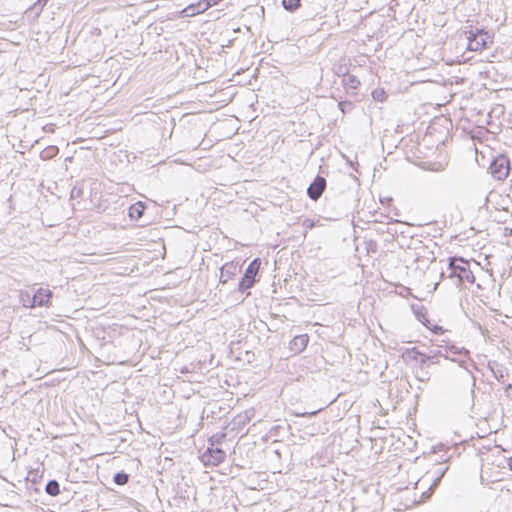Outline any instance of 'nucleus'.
<instances>
[{"instance_id":"7","label":"nucleus","mask_w":512,"mask_h":512,"mask_svg":"<svg viewBox=\"0 0 512 512\" xmlns=\"http://www.w3.org/2000/svg\"><path fill=\"white\" fill-rule=\"evenodd\" d=\"M327 181L322 176H316V178L313 180V182L309 185L307 188V195L308 197L313 200L317 201L323 194V192L326 189Z\"/></svg>"},{"instance_id":"24","label":"nucleus","mask_w":512,"mask_h":512,"mask_svg":"<svg viewBox=\"0 0 512 512\" xmlns=\"http://www.w3.org/2000/svg\"><path fill=\"white\" fill-rule=\"evenodd\" d=\"M416 316L419 321H421L426 327H428L427 323L429 322L424 314L421 312H416Z\"/></svg>"},{"instance_id":"20","label":"nucleus","mask_w":512,"mask_h":512,"mask_svg":"<svg viewBox=\"0 0 512 512\" xmlns=\"http://www.w3.org/2000/svg\"><path fill=\"white\" fill-rule=\"evenodd\" d=\"M217 4V1L216 0H203L202 2H199L198 3V12H203L205 10H207L209 7H211L212 5H215Z\"/></svg>"},{"instance_id":"19","label":"nucleus","mask_w":512,"mask_h":512,"mask_svg":"<svg viewBox=\"0 0 512 512\" xmlns=\"http://www.w3.org/2000/svg\"><path fill=\"white\" fill-rule=\"evenodd\" d=\"M422 352H420L416 347L408 349L406 351V356L408 359L420 362Z\"/></svg>"},{"instance_id":"27","label":"nucleus","mask_w":512,"mask_h":512,"mask_svg":"<svg viewBox=\"0 0 512 512\" xmlns=\"http://www.w3.org/2000/svg\"><path fill=\"white\" fill-rule=\"evenodd\" d=\"M435 333L439 334L443 332V328L441 326L435 325L432 329Z\"/></svg>"},{"instance_id":"2","label":"nucleus","mask_w":512,"mask_h":512,"mask_svg":"<svg viewBox=\"0 0 512 512\" xmlns=\"http://www.w3.org/2000/svg\"><path fill=\"white\" fill-rule=\"evenodd\" d=\"M260 266L261 261L259 258H255L250 262L244 273V276L241 278L238 284V290L241 293H245L254 286Z\"/></svg>"},{"instance_id":"18","label":"nucleus","mask_w":512,"mask_h":512,"mask_svg":"<svg viewBox=\"0 0 512 512\" xmlns=\"http://www.w3.org/2000/svg\"><path fill=\"white\" fill-rule=\"evenodd\" d=\"M444 351H445V353H451L454 355H462V354L467 355L468 354V351L465 348H459V347H456L455 345H446L444 347Z\"/></svg>"},{"instance_id":"15","label":"nucleus","mask_w":512,"mask_h":512,"mask_svg":"<svg viewBox=\"0 0 512 512\" xmlns=\"http://www.w3.org/2000/svg\"><path fill=\"white\" fill-rule=\"evenodd\" d=\"M343 83L346 87L350 89H357L360 85V81L354 75H346L343 78Z\"/></svg>"},{"instance_id":"9","label":"nucleus","mask_w":512,"mask_h":512,"mask_svg":"<svg viewBox=\"0 0 512 512\" xmlns=\"http://www.w3.org/2000/svg\"><path fill=\"white\" fill-rule=\"evenodd\" d=\"M239 271V266L237 263L234 262H228L225 263L221 269H220V277L219 281L220 283H227L228 280L232 279L237 272Z\"/></svg>"},{"instance_id":"10","label":"nucleus","mask_w":512,"mask_h":512,"mask_svg":"<svg viewBox=\"0 0 512 512\" xmlns=\"http://www.w3.org/2000/svg\"><path fill=\"white\" fill-rule=\"evenodd\" d=\"M309 337L307 334L295 336L289 343V349L294 354L301 353L308 345Z\"/></svg>"},{"instance_id":"12","label":"nucleus","mask_w":512,"mask_h":512,"mask_svg":"<svg viewBox=\"0 0 512 512\" xmlns=\"http://www.w3.org/2000/svg\"><path fill=\"white\" fill-rule=\"evenodd\" d=\"M145 208V204L141 201L132 204L129 208V217L132 220H139L143 216Z\"/></svg>"},{"instance_id":"35","label":"nucleus","mask_w":512,"mask_h":512,"mask_svg":"<svg viewBox=\"0 0 512 512\" xmlns=\"http://www.w3.org/2000/svg\"><path fill=\"white\" fill-rule=\"evenodd\" d=\"M511 272H512V267L510 268Z\"/></svg>"},{"instance_id":"29","label":"nucleus","mask_w":512,"mask_h":512,"mask_svg":"<svg viewBox=\"0 0 512 512\" xmlns=\"http://www.w3.org/2000/svg\"><path fill=\"white\" fill-rule=\"evenodd\" d=\"M81 193V190H77L76 191V188H74L71 192V196L74 197V196H79Z\"/></svg>"},{"instance_id":"28","label":"nucleus","mask_w":512,"mask_h":512,"mask_svg":"<svg viewBox=\"0 0 512 512\" xmlns=\"http://www.w3.org/2000/svg\"><path fill=\"white\" fill-rule=\"evenodd\" d=\"M443 473H444V471L440 474V476H439L436 480H434V483L432 484V486L430 487V489H432V488H434L435 486H437V485H438V483L440 482V478H441V476L443 475Z\"/></svg>"},{"instance_id":"26","label":"nucleus","mask_w":512,"mask_h":512,"mask_svg":"<svg viewBox=\"0 0 512 512\" xmlns=\"http://www.w3.org/2000/svg\"><path fill=\"white\" fill-rule=\"evenodd\" d=\"M507 396L512 397V384H508L505 388Z\"/></svg>"},{"instance_id":"4","label":"nucleus","mask_w":512,"mask_h":512,"mask_svg":"<svg viewBox=\"0 0 512 512\" xmlns=\"http://www.w3.org/2000/svg\"><path fill=\"white\" fill-rule=\"evenodd\" d=\"M489 171L496 180H504L509 175L510 171L509 159L504 155L494 158L490 164Z\"/></svg>"},{"instance_id":"11","label":"nucleus","mask_w":512,"mask_h":512,"mask_svg":"<svg viewBox=\"0 0 512 512\" xmlns=\"http://www.w3.org/2000/svg\"><path fill=\"white\" fill-rule=\"evenodd\" d=\"M440 356H442L446 359L448 358V355L445 354L442 349L437 350L433 354L422 353L419 364L424 365L426 367H428L430 365L438 364L439 363L438 357H440Z\"/></svg>"},{"instance_id":"21","label":"nucleus","mask_w":512,"mask_h":512,"mask_svg":"<svg viewBox=\"0 0 512 512\" xmlns=\"http://www.w3.org/2000/svg\"><path fill=\"white\" fill-rule=\"evenodd\" d=\"M224 437H225V434H215V435H212L209 438L210 445L214 446L216 444H220Z\"/></svg>"},{"instance_id":"22","label":"nucleus","mask_w":512,"mask_h":512,"mask_svg":"<svg viewBox=\"0 0 512 512\" xmlns=\"http://www.w3.org/2000/svg\"><path fill=\"white\" fill-rule=\"evenodd\" d=\"M338 106L343 113H346V112L351 111L353 104H352V102H349V101H343V102H339Z\"/></svg>"},{"instance_id":"13","label":"nucleus","mask_w":512,"mask_h":512,"mask_svg":"<svg viewBox=\"0 0 512 512\" xmlns=\"http://www.w3.org/2000/svg\"><path fill=\"white\" fill-rule=\"evenodd\" d=\"M45 492L52 497L58 496L60 494V485L58 481L55 479L48 481L45 486Z\"/></svg>"},{"instance_id":"30","label":"nucleus","mask_w":512,"mask_h":512,"mask_svg":"<svg viewBox=\"0 0 512 512\" xmlns=\"http://www.w3.org/2000/svg\"><path fill=\"white\" fill-rule=\"evenodd\" d=\"M48 0H38L37 4L45 6Z\"/></svg>"},{"instance_id":"6","label":"nucleus","mask_w":512,"mask_h":512,"mask_svg":"<svg viewBox=\"0 0 512 512\" xmlns=\"http://www.w3.org/2000/svg\"><path fill=\"white\" fill-rule=\"evenodd\" d=\"M226 453L223 449L210 446L201 455V461L206 466H217L225 460Z\"/></svg>"},{"instance_id":"8","label":"nucleus","mask_w":512,"mask_h":512,"mask_svg":"<svg viewBox=\"0 0 512 512\" xmlns=\"http://www.w3.org/2000/svg\"><path fill=\"white\" fill-rule=\"evenodd\" d=\"M463 363V360L459 361V366L461 367V369L455 372V378L459 380L460 383L463 384L464 386H471L473 389L475 387V377L471 370L463 367Z\"/></svg>"},{"instance_id":"5","label":"nucleus","mask_w":512,"mask_h":512,"mask_svg":"<svg viewBox=\"0 0 512 512\" xmlns=\"http://www.w3.org/2000/svg\"><path fill=\"white\" fill-rule=\"evenodd\" d=\"M53 293L49 289L39 288L33 295V297L30 300L29 294H26L28 304H26V300L24 299V296L22 295L21 300L23 302V305L26 307H42V306H49L50 301L52 299Z\"/></svg>"},{"instance_id":"31","label":"nucleus","mask_w":512,"mask_h":512,"mask_svg":"<svg viewBox=\"0 0 512 512\" xmlns=\"http://www.w3.org/2000/svg\"><path fill=\"white\" fill-rule=\"evenodd\" d=\"M318 411H314V412H311V413H304L302 414L303 416H313L317 413Z\"/></svg>"},{"instance_id":"32","label":"nucleus","mask_w":512,"mask_h":512,"mask_svg":"<svg viewBox=\"0 0 512 512\" xmlns=\"http://www.w3.org/2000/svg\"><path fill=\"white\" fill-rule=\"evenodd\" d=\"M508 466L512 470V457L508 459Z\"/></svg>"},{"instance_id":"1","label":"nucleus","mask_w":512,"mask_h":512,"mask_svg":"<svg viewBox=\"0 0 512 512\" xmlns=\"http://www.w3.org/2000/svg\"><path fill=\"white\" fill-rule=\"evenodd\" d=\"M446 273H448L447 278H456V286H460L465 282L471 284L475 282V277L470 270L469 263L462 258H451L447 266V271H442L440 278H444Z\"/></svg>"},{"instance_id":"23","label":"nucleus","mask_w":512,"mask_h":512,"mask_svg":"<svg viewBox=\"0 0 512 512\" xmlns=\"http://www.w3.org/2000/svg\"><path fill=\"white\" fill-rule=\"evenodd\" d=\"M373 98L377 101H383L385 97V92L383 90H375L372 93Z\"/></svg>"},{"instance_id":"17","label":"nucleus","mask_w":512,"mask_h":512,"mask_svg":"<svg viewBox=\"0 0 512 512\" xmlns=\"http://www.w3.org/2000/svg\"><path fill=\"white\" fill-rule=\"evenodd\" d=\"M283 8L287 11L293 12L300 6V0H282Z\"/></svg>"},{"instance_id":"34","label":"nucleus","mask_w":512,"mask_h":512,"mask_svg":"<svg viewBox=\"0 0 512 512\" xmlns=\"http://www.w3.org/2000/svg\"><path fill=\"white\" fill-rule=\"evenodd\" d=\"M438 286V283H435L433 290H436Z\"/></svg>"},{"instance_id":"14","label":"nucleus","mask_w":512,"mask_h":512,"mask_svg":"<svg viewBox=\"0 0 512 512\" xmlns=\"http://www.w3.org/2000/svg\"><path fill=\"white\" fill-rule=\"evenodd\" d=\"M415 376L420 382H427L430 380V373L426 369V366L419 364L415 369Z\"/></svg>"},{"instance_id":"16","label":"nucleus","mask_w":512,"mask_h":512,"mask_svg":"<svg viewBox=\"0 0 512 512\" xmlns=\"http://www.w3.org/2000/svg\"><path fill=\"white\" fill-rule=\"evenodd\" d=\"M129 475L125 473L124 471L117 472L114 477L113 481L117 485H125L129 481Z\"/></svg>"},{"instance_id":"3","label":"nucleus","mask_w":512,"mask_h":512,"mask_svg":"<svg viewBox=\"0 0 512 512\" xmlns=\"http://www.w3.org/2000/svg\"><path fill=\"white\" fill-rule=\"evenodd\" d=\"M468 40V49L471 51H481L482 49L488 48L489 44L492 43L490 34L479 29H476L475 32L471 31Z\"/></svg>"},{"instance_id":"25","label":"nucleus","mask_w":512,"mask_h":512,"mask_svg":"<svg viewBox=\"0 0 512 512\" xmlns=\"http://www.w3.org/2000/svg\"><path fill=\"white\" fill-rule=\"evenodd\" d=\"M304 226L311 229L314 227V222L310 219H306L304 221Z\"/></svg>"},{"instance_id":"33","label":"nucleus","mask_w":512,"mask_h":512,"mask_svg":"<svg viewBox=\"0 0 512 512\" xmlns=\"http://www.w3.org/2000/svg\"><path fill=\"white\" fill-rule=\"evenodd\" d=\"M241 418H242V417H241V416H239L238 424H241V423H242V424H244V423H245V421H244V420H242Z\"/></svg>"}]
</instances>
